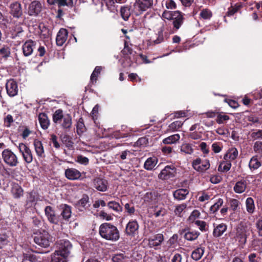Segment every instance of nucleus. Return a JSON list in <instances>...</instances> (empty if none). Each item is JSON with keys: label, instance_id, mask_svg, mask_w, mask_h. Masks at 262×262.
Returning <instances> with one entry per match:
<instances>
[{"label": "nucleus", "instance_id": "41", "mask_svg": "<svg viewBox=\"0 0 262 262\" xmlns=\"http://www.w3.org/2000/svg\"><path fill=\"white\" fill-rule=\"evenodd\" d=\"M180 150L182 152L188 155L192 154L194 151L191 144L187 143H184L181 145Z\"/></svg>", "mask_w": 262, "mask_h": 262}, {"label": "nucleus", "instance_id": "45", "mask_svg": "<svg viewBox=\"0 0 262 262\" xmlns=\"http://www.w3.org/2000/svg\"><path fill=\"white\" fill-rule=\"evenodd\" d=\"M102 69V68L101 67L99 66H97L95 68L91 76V81L92 83L96 82L97 78L99 74L100 73Z\"/></svg>", "mask_w": 262, "mask_h": 262}, {"label": "nucleus", "instance_id": "49", "mask_svg": "<svg viewBox=\"0 0 262 262\" xmlns=\"http://www.w3.org/2000/svg\"><path fill=\"white\" fill-rule=\"evenodd\" d=\"M148 143V138L146 137L140 138L135 143L137 146L145 147L146 146Z\"/></svg>", "mask_w": 262, "mask_h": 262}, {"label": "nucleus", "instance_id": "34", "mask_svg": "<svg viewBox=\"0 0 262 262\" xmlns=\"http://www.w3.org/2000/svg\"><path fill=\"white\" fill-rule=\"evenodd\" d=\"M68 256L55 251L51 255V262H67Z\"/></svg>", "mask_w": 262, "mask_h": 262}, {"label": "nucleus", "instance_id": "4", "mask_svg": "<svg viewBox=\"0 0 262 262\" xmlns=\"http://www.w3.org/2000/svg\"><path fill=\"white\" fill-rule=\"evenodd\" d=\"M154 0H136L134 3L135 14L140 15L143 12L150 8L153 5Z\"/></svg>", "mask_w": 262, "mask_h": 262}, {"label": "nucleus", "instance_id": "43", "mask_svg": "<svg viewBox=\"0 0 262 262\" xmlns=\"http://www.w3.org/2000/svg\"><path fill=\"white\" fill-rule=\"evenodd\" d=\"M231 166V162L225 160L220 163L218 167V170L222 172H226L230 170Z\"/></svg>", "mask_w": 262, "mask_h": 262}, {"label": "nucleus", "instance_id": "16", "mask_svg": "<svg viewBox=\"0 0 262 262\" xmlns=\"http://www.w3.org/2000/svg\"><path fill=\"white\" fill-rule=\"evenodd\" d=\"M68 31L66 29H60L58 32L56 38V43L59 46H61L66 42L68 37Z\"/></svg>", "mask_w": 262, "mask_h": 262}, {"label": "nucleus", "instance_id": "52", "mask_svg": "<svg viewBox=\"0 0 262 262\" xmlns=\"http://www.w3.org/2000/svg\"><path fill=\"white\" fill-rule=\"evenodd\" d=\"M200 16L204 19H210L212 16V12L208 9H203L200 13Z\"/></svg>", "mask_w": 262, "mask_h": 262}, {"label": "nucleus", "instance_id": "28", "mask_svg": "<svg viewBox=\"0 0 262 262\" xmlns=\"http://www.w3.org/2000/svg\"><path fill=\"white\" fill-rule=\"evenodd\" d=\"M238 154V152L236 148H231L228 149L227 153L224 155V159L225 160L231 162L237 158Z\"/></svg>", "mask_w": 262, "mask_h": 262}, {"label": "nucleus", "instance_id": "47", "mask_svg": "<svg viewBox=\"0 0 262 262\" xmlns=\"http://www.w3.org/2000/svg\"><path fill=\"white\" fill-rule=\"evenodd\" d=\"M200 215V212L198 210H194L188 219V221L190 223H195L196 219L199 218Z\"/></svg>", "mask_w": 262, "mask_h": 262}, {"label": "nucleus", "instance_id": "36", "mask_svg": "<svg viewBox=\"0 0 262 262\" xmlns=\"http://www.w3.org/2000/svg\"><path fill=\"white\" fill-rule=\"evenodd\" d=\"M180 139V136L179 134H174L170 136L163 140V143L165 144H171L176 143Z\"/></svg>", "mask_w": 262, "mask_h": 262}, {"label": "nucleus", "instance_id": "31", "mask_svg": "<svg viewBox=\"0 0 262 262\" xmlns=\"http://www.w3.org/2000/svg\"><path fill=\"white\" fill-rule=\"evenodd\" d=\"M63 129H70L72 126V117L69 114L64 115V117L59 122Z\"/></svg>", "mask_w": 262, "mask_h": 262}, {"label": "nucleus", "instance_id": "26", "mask_svg": "<svg viewBox=\"0 0 262 262\" xmlns=\"http://www.w3.org/2000/svg\"><path fill=\"white\" fill-rule=\"evenodd\" d=\"M164 237L162 234H158L154 237L148 239V245L150 247H154L161 245L163 241Z\"/></svg>", "mask_w": 262, "mask_h": 262}, {"label": "nucleus", "instance_id": "48", "mask_svg": "<svg viewBox=\"0 0 262 262\" xmlns=\"http://www.w3.org/2000/svg\"><path fill=\"white\" fill-rule=\"evenodd\" d=\"M230 119L229 116L225 114H220L217 116L216 121L218 124L225 123Z\"/></svg>", "mask_w": 262, "mask_h": 262}, {"label": "nucleus", "instance_id": "17", "mask_svg": "<svg viewBox=\"0 0 262 262\" xmlns=\"http://www.w3.org/2000/svg\"><path fill=\"white\" fill-rule=\"evenodd\" d=\"M65 176L67 179L75 180L79 179L81 174L80 172L75 168H68L65 170Z\"/></svg>", "mask_w": 262, "mask_h": 262}, {"label": "nucleus", "instance_id": "38", "mask_svg": "<svg viewBox=\"0 0 262 262\" xmlns=\"http://www.w3.org/2000/svg\"><path fill=\"white\" fill-rule=\"evenodd\" d=\"M162 7L167 10L175 9L177 8V4L174 0H163L162 2Z\"/></svg>", "mask_w": 262, "mask_h": 262}, {"label": "nucleus", "instance_id": "40", "mask_svg": "<svg viewBox=\"0 0 262 262\" xmlns=\"http://www.w3.org/2000/svg\"><path fill=\"white\" fill-rule=\"evenodd\" d=\"M261 165V163L258 161L257 156L252 157L249 163V167L251 170L257 169Z\"/></svg>", "mask_w": 262, "mask_h": 262}, {"label": "nucleus", "instance_id": "3", "mask_svg": "<svg viewBox=\"0 0 262 262\" xmlns=\"http://www.w3.org/2000/svg\"><path fill=\"white\" fill-rule=\"evenodd\" d=\"M248 232V227L246 224L241 222L236 228L235 239L238 241L240 245H244L247 238V233Z\"/></svg>", "mask_w": 262, "mask_h": 262}, {"label": "nucleus", "instance_id": "13", "mask_svg": "<svg viewBox=\"0 0 262 262\" xmlns=\"http://www.w3.org/2000/svg\"><path fill=\"white\" fill-rule=\"evenodd\" d=\"M172 20H173L172 24L174 28L178 30L184 21V14L180 11H174V14Z\"/></svg>", "mask_w": 262, "mask_h": 262}, {"label": "nucleus", "instance_id": "5", "mask_svg": "<svg viewBox=\"0 0 262 262\" xmlns=\"http://www.w3.org/2000/svg\"><path fill=\"white\" fill-rule=\"evenodd\" d=\"M4 161L9 166H16L18 162L17 156L10 149H6L2 152Z\"/></svg>", "mask_w": 262, "mask_h": 262}, {"label": "nucleus", "instance_id": "42", "mask_svg": "<svg viewBox=\"0 0 262 262\" xmlns=\"http://www.w3.org/2000/svg\"><path fill=\"white\" fill-rule=\"evenodd\" d=\"M64 117V115L63 114L62 111L58 109L55 112L53 115V121L55 123H59Z\"/></svg>", "mask_w": 262, "mask_h": 262}, {"label": "nucleus", "instance_id": "8", "mask_svg": "<svg viewBox=\"0 0 262 262\" xmlns=\"http://www.w3.org/2000/svg\"><path fill=\"white\" fill-rule=\"evenodd\" d=\"M42 5L38 1H34L31 3L28 7V14L30 16H38L41 12Z\"/></svg>", "mask_w": 262, "mask_h": 262}, {"label": "nucleus", "instance_id": "62", "mask_svg": "<svg viewBox=\"0 0 262 262\" xmlns=\"http://www.w3.org/2000/svg\"><path fill=\"white\" fill-rule=\"evenodd\" d=\"M251 138L254 140H256L259 138L262 139V130H258L256 132H253L251 134Z\"/></svg>", "mask_w": 262, "mask_h": 262}, {"label": "nucleus", "instance_id": "15", "mask_svg": "<svg viewBox=\"0 0 262 262\" xmlns=\"http://www.w3.org/2000/svg\"><path fill=\"white\" fill-rule=\"evenodd\" d=\"M94 187L98 191H105L107 189V181L103 179L96 178L93 181Z\"/></svg>", "mask_w": 262, "mask_h": 262}, {"label": "nucleus", "instance_id": "11", "mask_svg": "<svg viewBox=\"0 0 262 262\" xmlns=\"http://www.w3.org/2000/svg\"><path fill=\"white\" fill-rule=\"evenodd\" d=\"M175 169L173 166L167 165L163 169L158 175V178L161 180H167L174 176Z\"/></svg>", "mask_w": 262, "mask_h": 262}, {"label": "nucleus", "instance_id": "64", "mask_svg": "<svg viewBox=\"0 0 262 262\" xmlns=\"http://www.w3.org/2000/svg\"><path fill=\"white\" fill-rule=\"evenodd\" d=\"M256 227L257 229L258 235L262 236V220H258L256 223Z\"/></svg>", "mask_w": 262, "mask_h": 262}, {"label": "nucleus", "instance_id": "29", "mask_svg": "<svg viewBox=\"0 0 262 262\" xmlns=\"http://www.w3.org/2000/svg\"><path fill=\"white\" fill-rule=\"evenodd\" d=\"M47 2L50 5L57 4L59 7H71L73 5V0H47Z\"/></svg>", "mask_w": 262, "mask_h": 262}, {"label": "nucleus", "instance_id": "25", "mask_svg": "<svg viewBox=\"0 0 262 262\" xmlns=\"http://www.w3.org/2000/svg\"><path fill=\"white\" fill-rule=\"evenodd\" d=\"M11 191L15 199L20 198L24 194L23 188L17 183H13L12 185Z\"/></svg>", "mask_w": 262, "mask_h": 262}, {"label": "nucleus", "instance_id": "50", "mask_svg": "<svg viewBox=\"0 0 262 262\" xmlns=\"http://www.w3.org/2000/svg\"><path fill=\"white\" fill-rule=\"evenodd\" d=\"M229 204L231 209L234 211L239 209L240 202L236 199H230L229 200Z\"/></svg>", "mask_w": 262, "mask_h": 262}, {"label": "nucleus", "instance_id": "30", "mask_svg": "<svg viewBox=\"0 0 262 262\" xmlns=\"http://www.w3.org/2000/svg\"><path fill=\"white\" fill-rule=\"evenodd\" d=\"M189 191L187 189H179L173 192V195L175 199L180 201L185 199Z\"/></svg>", "mask_w": 262, "mask_h": 262}, {"label": "nucleus", "instance_id": "51", "mask_svg": "<svg viewBox=\"0 0 262 262\" xmlns=\"http://www.w3.org/2000/svg\"><path fill=\"white\" fill-rule=\"evenodd\" d=\"M187 205L185 203H183L180 205H178L176 206V208L174 209V213L176 215L181 216V213L184 210V209L186 208Z\"/></svg>", "mask_w": 262, "mask_h": 262}, {"label": "nucleus", "instance_id": "44", "mask_svg": "<svg viewBox=\"0 0 262 262\" xmlns=\"http://www.w3.org/2000/svg\"><path fill=\"white\" fill-rule=\"evenodd\" d=\"M223 203L224 201L222 199H218L216 202L210 207V210L212 213L216 212L219 209V208L222 206Z\"/></svg>", "mask_w": 262, "mask_h": 262}, {"label": "nucleus", "instance_id": "6", "mask_svg": "<svg viewBox=\"0 0 262 262\" xmlns=\"http://www.w3.org/2000/svg\"><path fill=\"white\" fill-rule=\"evenodd\" d=\"M192 165L196 171L204 173L210 168V164L208 160H202L199 158L192 161Z\"/></svg>", "mask_w": 262, "mask_h": 262}, {"label": "nucleus", "instance_id": "1", "mask_svg": "<svg viewBox=\"0 0 262 262\" xmlns=\"http://www.w3.org/2000/svg\"><path fill=\"white\" fill-rule=\"evenodd\" d=\"M101 237L111 242L118 241L120 238V232L116 226L111 223L102 224L99 228Z\"/></svg>", "mask_w": 262, "mask_h": 262}, {"label": "nucleus", "instance_id": "63", "mask_svg": "<svg viewBox=\"0 0 262 262\" xmlns=\"http://www.w3.org/2000/svg\"><path fill=\"white\" fill-rule=\"evenodd\" d=\"M182 259V256L181 254L179 253H175L171 258L170 262H181Z\"/></svg>", "mask_w": 262, "mask_h": 262}, {"label": "nucleus", "instance_id": "22", "mask_svg": "<svg viewBox=\"0 0 262 262\" xmlns=\"http://www.w3.org/2000/svg\"><path fill=\"white\" fill-rule=\"evenodd\" d=\"M183 232L184 233V238L189 241H194L200 234L199 232L190 229H185Z\"/></svg>", "mask_w": 262, "mask_h": 262}, {"label": "nucleus", "instance_id": "9", "mask_svg": "<svg viewBox=\"0 0 262 262\" xmlns=\"http://www.w3.org/2000/svg\"><path fill=\"white\" fill-rule=\"evenodd\" d=\"M18 148L25 161L27 163H31L33 160V156L30 148L23 143L19 144Z\"/></svg>", "mask_w": 262, "mask_h": 262}, {"label": "nucleus", "instance_id": "7", "mask_svg": "<svg viewBox=\"0 0 262 262\" xmlns=\"http://www.w3.org/2000/svg\"><path fill=\"white\" fill-rule=\"evenodd\" d=\"M57 250L55 251L68 257L72 248V245L69 241L60 240L57 243Z\"/></svg>", "mask_w": 262, "mask_h": 262}, {"label": "nucleus", "instance_id": "27", "mask_svg": "<svg viewBox=\"0 0 262 262\" xmlns=\"http://www.w3.org/2000/svg\"><path fill=\"white\" fill-rule=\"evenodd\" d=\"M247 186V183L246 181L243 179L237 181L235 183L233 187V190L237 193H242L246 190Z\"/></svg>", "mask_w": 262, "mask_h": 262}, {"label": "nucleus", "instance_id": "46", "mask_svg": "<svg viewBox=\"0 0 262 262\" xmlns=\"http://www.w3.org/2000/svg\"><path fill=\"white\" fill-rule=\"evenodd\" d=\"M109 208L113 209L116 212H119L122 210V207L120 204L115 201H110L107 204Z\"/></svg>", "mask_w": 262, "mask_h": 262}, {"label": "nucleus", "instance_id": "61", "mask_svg": "<svg viewBox=\"0 0 262 262\" xmlns=\"http://www.w3.org/2000/svg\"><path fill=\"white\" fill-rule=\"evenodd\" d=\"M195 224L199 227L201 231H204L206 230V223L205 222L197 220L195 221Z\"/></svg>", "mask_w": 262, "mask_h": 262}, {"label": "nucleus", "instance_id": "35", "mask_svg": "<svg viewBox=\"0 0 262 262\" xmlns=\"http://www.w3.org/2000/svg\"><path fill=\"white\" fill-rule=\"evenodd\" d=\"M60 207L62 209L61 215L64 219H69L71 216V207L66 204H62Z\"/></svg>", "mask_w": 262, "mask_h": 262}, {"label": "nucleus", "instance_id": "53", "mask_svg": "<svg viewBox=\"0 0 262 262\" xmlns=\"http://www.w3.org/2000/svg\"><path fill=\"white\" fill-rule=\"evenodd\" d=\"M89 196L87 195H84L82 198L78 201L77 205L79 207H85L89 203Z\"/></svg>", "mask_w": 262, "mask_h": 262}, {"label": "nucleus", "instance_id": "24", "mask_svg": "<svg viewBox=\"0 0 262 262\" xmlns=\"http://www.w3.org/2000/svg\"><path fill=\"white\" fill-rule=\"evenodd\" d=\"M158 161V159L156 157H149L145 161L144 167L147 170H152L155 169Z\"/></svg>", "mask_w": 262, "mask_h": 262}, {"label": "nucleus", "instance_id": "32", "mask_svg": "<svg viewBox=\"0 0 262 262\" xmlns=\"http://www.w3.org/2000/svg\"><path fill=\"white\" fill-rule=\"evenodd\" d=\"M38 120L41 128L46 129L50 125V121L47 115L45 113H40L38 115Z\"/></svg>", "mask_w": 262, "mask_h": 262}, {"label": "nucleus", "instance_id": "23", "mask_svg": "<svg viewBox=\"0 0 262 262\" xmlns=\"http://www.w3.org/2000/svg\"><path fill=\"white\" fill-rule=\"evenodd\" d=\"M34 146L37 156L41 158H45V151L41 142L37 139L35 140L34 141Z\"/></svg>", "mask_w": 262, "mask_h": 262}, {"label": "nucleus", "instance_id": "20", "mask_svg": "<svg viewBox=\"0 0 262 262\" xmlns=\"http://www.w3.org/2000/svg\"><path fill=\"white\" fill-rule=\"evenodd\" d=\"M35 48V43L32 40H29L23 45V51L25 56H28L32 54Z\"/></svg>", "mask_w": 262, "mask_h": 262}, {"label": "nucleus", "instance_id": "54", "mask_svg": "<svg viewBox=\"0 0 262 262\" xmlns=\"http://www.w3.org/2000/svg\"><path fill=\"white\" fill-rule=\"evenodd\" d=\"M35 259L34 255L31 253H27L23 254V262H33Z\"/></svg>", "mask_w": 262, "mask_h": 262}, {"label": "nucleus", "instance_id": "18", "mask_svg": "<svg viewBox=\"0 0 262 262\" xmlns=\"http://www.w3.org/2000/svg\"><path fill=\"white\" fill-rule=\"evenodd\" d=\"M45 215L48 218V221L53 224H57L58 222L57 218L55 215V211L52 207L47 206L45 209Z\"/></svg>", "mask_w": 262, "mask_h": 262}, {"label": "nucleus", "instance_id": "37", "mask_svg": "<svg viewBox=\"0 0 262 262\" xmlns=\"http://www.w3.org/2000/svg\"><path fill=\"white\" fill-rule=\"evenodd\" d=\"M204 253V248L199 247L193 250L191 253V257L195 260H198L201 258Z\"/></svg>", "mask_w": 262, "mask_h": 262}, {"label": "nucleus", "instance_id": "2", "mask_svg": "<svg viewBox=\"0 0 262 262\" xmlns=\"http://www.w3.org/2000/svg\"><path fill=\"white\" fill-rule=\"evenodd\" d=\"M34 241L38 246L47 248L53 242V237L50 236L47 231H42V232L35 234L34 237Z\"/></svg>", "mask_w": 262, "mask_h": 262}, {"label": "nucleus", "instance_id": "21", "mask_svg": "<svg viewBox=\"0 0 262 262\" xmlns=\"http://www.w3.org/2000/svg\"><path fill=\"white\" fill-rule=\"evenodd\" d=\"M133 9L134 4L130 6H126L121 7L120 10V13L122 18L124 20H128L131 13L135 14V12L133 11Z\"/></svg>", "mask_w": 262, "mask_h": 262}, {"label": "nucleus", "instance_id": "56", "mask_svg": "<svg viewBox=\"0 0 262 262\" xmlns=\"http://www.w3.org/2000/svg\"><path fill=\"white\" fill-rule=\"evenodd\" d=\"M183 125V123L180 121H176L171 123L169 127L172 131H175L180 128Z\"/></svg>", "mask_w": 262, "mask_h": 262}, {"label": "nucleus", "instance_id": "14", "mask_svg": "<svg viewBox=\"0 0 262 262\" xmlns=\"http://www.w3.org/2000/svg\"><path fill=\"white\" fill-rule=\"evenodd\" d=\"M139 225L137 221H130L126 226V234L128 235L134 236L137 233Z\"/></svg>", "mask_w": 262, "mask_h": 262}, {"label": "nucleus", "instance_id": "60", "mask_svg": "<svg viewBox=\"0 0 262 262\" xmlns=\"http://www.w3.org/2000/svg\"><path fill=\"white\" fill-rule=\"evenodd\" d=\"M52 34V32L50 29L47 28L46 27H44L42 30H41V35L45 38H50Z\"/></svg>", "mask_w": 262, "mask_h": 262}, {"label": "nucleus", "instance_id": "55", "mask_svg": "<svg viewBox=\"0 0 262 262\" xmlns=\"http://www.w3.org/2000/svg\"><path fill=\"white\" fill-rule=\"evenodd\" d=\"M174 11H168L167 10H164L162 14V17L164 19H167L168 20H172L173 16Z\"/></svg>", "mask_w": 262, "mask_h": 262}, {"label": "nucleus", "instance_id": "33", "mask_svg": "<svg viewBox=\"0 0 262 262\" xmlns=\"http://www.w3.org/2000/svg\"><path fill=\"white\" fill-rule=\"evenodd\" d=\"M246 211L250 214H253L255 211V206L254 201L252 198L249 197L247 198L246 200Z\"/></svg>", "mask_w": 262, "mask_h": 262}, {"label": "nucleus", "instance_id": "39", "mask_svg": "<svg viewBox=\"0 0 262 262\" xmlns=\"http://www.w3.org/2000/svg\"><path fill=\"white\" fill-rule=\"evenodd\" d=\"M11 55V49L8 45H4L0 48V56L7 59Z\"/></svg>", "mask_w": 262, "mask_h": 262}, {"label": "nucleus", "instance_id": "58", "mask_svg": "<svg viewBox=\"0 0 262 262\" xmlns=\"http://www.w3.org/2000/svg\"><path fill=\"white\" fill-rule=\"evenodd\" d=\"M254 151L258 154H262V142L256 141L253 146Z\"/></svg>", "mask_w": 262, "mask_h": 262}, {"label": "nucleus", "instance_id": "12", "mask_svg": "<svg viewBox=\"0 0 262 262\" xmlns=\"http://www.w3.org/2000/svg\"><path fill=\"white\" fill-rule=\"evenodd\" d=\"M6 88L7 94L10 97H14L17 94L18 91L17 84L13 79H10L7 81Z\"/></svg>", "mask_w": 262, "mask_h": 262}, {"label": "nucleus", "instance_id": "19", "mask_svg": "<svg viewBox=\"0 0 262 262\" xmlns=\"http://www.w3.org/2000/svg\"><path fill=\"white\" fill-rule=\"evenodd\" d=\"M10 13L14 17H20L22 15L20 4L17 2L11 4L10 5Z\"/></svg>", "mask_w": 262, "mask_h": 262}, {"label": "nucleus", "instance_id": "57", "mask_svg": "<svg viewBox=\"0 0 262 262\" xmlns=\"http://www.w3.org/2000/svg\"><path fill=\"white\" fill-rule=\"evenodd\" d=\"M105 3L108 9L111 12H115L117 11L116 7H115V2L114 0H105Z\"/></svg>", "mask_w": 262, "mask_h": 262}, {"label": "nucleus", "instance_id": "10", "mask_svg": "<svg viewBox=\"0 0 262 262\" xmlns=\"http://www.w3.org/2000/svg\"><path fill=\"white\" fill-rule=\"evenodd\" d=\"M213 230L212 235L213 237L217 238L222 235L227 231V226L226 224L221 223H214L213 224Z\"/></svg>", "mask_w": 262, "mask_h": 262}, {"label": "nucleus", "instance_id": "59", "mask_svg": "<svg viewBox=\"0 0 262 262\" xmlns=\"http://www.w3.org/2000/svg\"><path fill=\"white\" fill-rule=\"evenodd\" d=\"M77 162L81 164L86 165L89 163V159L87 157L79 155L77 157Z\"/></svg>", "mask_w": 262, "mask_h": 262}]
</instances>
